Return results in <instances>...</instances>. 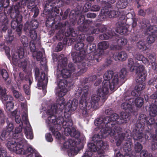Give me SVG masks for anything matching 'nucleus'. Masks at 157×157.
<instances>
[{"instance_id":"nucleus-1","label":"nucleus","mask_w":157,"mask_h":157,"mask_svg":"<svg viewBox=\"0 0 157 157\" xmlns=\"http://www.w3.org/2000/svg\"><path fill=\"white\" fill-rule=\"evenodd\" d=\"M42 117L45 118L47 123L50 127V130L52 132L58 143L61 144V142L65 139L60 133L57 131L61 129V124L64 128V133L65 135H70L71 136L75 138L79 137L80 134L75 128L72 127L73 124L72 120L70 118H68L67 121L64 120L63 117H59L57 118V120H56V118L53 121L52 118H51V121H50L48 120V116L46 113L45 115H43Z\"/></svg>"},{"instance_id":"nucleus-2","label":"nucleus","mask_w":157,"mask_h":157,"mask_svg":"<svg viewBox=\"0 0 157 157\" xmlns=\"http://www.w3.org/2000/svg\"><path fill=\"white\" fill-rule=\"evenodd\" d=\"M117 114L115 113L110 117H106L105 119L100 117L94 121L95 125L96 126V129L100 130V132L98 134L103 138H105L110 135L113 136L117 133L121 132V129L115 126V123L119 121Z\"/></svg>"},{"instance_id":"nucleus-3","label":"nucleus","mask_w":157,"mask_h":157,"mask_svg":"<svg viewBox=\"0 0 157 157\" xmlns=\"http://www.w3.org/2000/svg\"><path fill=\"white\" fill-rule=\"evenodd\" d=\"M9 150L17 154L27 155L26 157H39V153L30 145L27 144L26 140L21 138L14 139L7 144Z\"/></svg>"},{"instance_id":"nucleus-4","label":"nucleus","mask_w":157,"mask_h":157,"mask_svg":"<svg viewBox=\"0 0 157 157\" xmlns=\"http://www.w3.org/2000/svg\"><path fill=\"white\" fill-rule=\"evenodd\" d=\"M128 65L131 71L136 70V81L138 84L135 87L131 94L133 96H137L140 92L145 88L144 81L146 78V71L143 65H140L136 62H134L132 58L128 59Z\"/></svg>"},{"instance_id":"nucleus-5","label":"nucleus","mask_w":157,"mask_h":157,"mask_svg":"<svg viewBox=\"0 0 157 157\" xmlns=\"http://www.w3.org/2000/svg\"><path fill=\"white\" fill-rule=\"evenodd\" d=\"M78 101L76 99H74L72 101H69L67 103L65 104L64 102L62 105L60 104V107L58 108L55 105H54L48 107L46 111L47 115L48 116V120L51 121V118H52V120L56 118L55 114L59 112V111H61L63 109H64V116L65 118L64 120L67 121L70 117V115L72 112L75 111L78 106Z\"/></svg>"},{"instance_id":"nucleus-6","label":"nucleus","mask_w":157,"mask_h":157,"mask_svg":"<svg viewBox=\"0 0 157 157\" xmlns=\"http://www.w3.org/2000/svg\"><path fill=\"white\" fill-rule=\"evenodd\" d=\"M113 75V72L112 71H108L105 72L104 75L102 86L98 89V94L104 98H105V95L108 93V83H109V87L111 90H116L119 86L118 75L116 74L112 76Z\"/></svg>"},{"instance_id":"nucleus-7","label":"nucleus","mask_w":157,"mask_h":157,"mask_svg":"<svg viewBox=\"0 0 157 157\" xmlns=\"http://www.w3.org/2000/svg\"><path fill=\"white\" fill-rule=\"evenodd\" d=\"M103 138L99 134L95 135L92 138V140L94 143H89L88 144L89 151H86L82 157H90L92 154L91 151H97L100 157H107L104 155V151L103 149H106L108 148L107 143H103L101 140Z\"/></svg>"},{"instance_id":"nucleus-8","label":"nucleus","mask_w":157,"mask_h":157,"mask_svg":"<svg viewBox=\"0 0 157 157\" xmlns=\"http://www.w3.org/2000/svg\"><path fill=\"white\" fill-rule=\"evenodd\" d=\"M22 112H23L22 115V121H21V118L19 115H16L17 114L16 111H14L12 113V115L15 116L16 122L17 124H21L22 122L23 124L26 125L25 127V136L27 139H32L33 136V133L31 130L30 125L28 120L27 117V106L26 103H22L21 104Z\"/></svg>"},{"instance_id":"nucleus-9","label":"nucleus","mask_w":157,"mask_h":157,"mask_svg":"<svg viewBox=\"0 0 157 157\" xmlns=\"http://www.w3.org/2000/svg\"><path fill=\"white\" fill-rule=\"evenodd\" d=\"M58 63L57 66L58 70L59 71L57 75V78H67L69 77L72 73H76V69L72 63H70L68 65L69 70L64 68L67 64V59L64 57L63 55L59 56L58 58Z\"/></svg>"},{"instance_id":"nucleus-10","label":"nucleus","mask_w":157,"mask_h":157,"mask_svg":"<svg viewBox=\"0 0 157 157\" xmlns=\"http://www.w3.org/2000/svg\"><path fill=\"white\" fill-rule=\"evenodd\" d=\"M88 87L85 86L82 89L79 87L76 91L75 94L77 96H79L81 94H82L81 99L80 101V107L82 110V114L85 117L89 116L88 110L93 108L92 102L89 100L88 97Z\"/></svg>"},{"instance_id":"nucleus-11","label":"nucleus","mask_w":157,"mask_h":157,"mask_svg":"<svg viewBox=\"0 0 157 157\" xmlns=\"http://www.w3.org/2000/svg\"><path fill=\"white\" fill-rule=\"evenodd\" d=\"M24 52L22 48H20L16 52L13 53L12 56V64L15 66L25 68L27 64L26 60L23 59Z\"/></svg>"},{"instance_id":"nucleus-12","label":"nucleus","mask_w":157,"mask_h":157,"mask_svg":"<svg viewBox=\"0 0 157 157\" xmlns=\"http://www.w3.org/2000/svg\"><path fill=\"white\" fill-rule=\"evenodd\" d=\"M76 143L74 140L69 139L64 142L63 145H61L67 149V152L69 156H73L76 155L78 152V148L77 147Z\"/></svg>"},{"instance_id":"nucleus-13","label":"nucleus","mask_w":157,"mask_h":157,"mask_svg":"<svg viewBox=\"0 0 157 157\" xmlns=\"http://www.w3.org/2000/svg\"><path fill=\"white\" fill-rule=\"evenodd\" d=\"M36 78L38 79V75L39 74L38 71L36 70L35 71ZM38 85L40 87H42L43 89L44 90L46 88L48 82V78L46 77L45 75L44 72H41L39 78H38Z\"/></svg>"},{"instance_id":"nucleus-14","label":"nucleus","mask_w":157,"mask_h":157,"mask_svg":"<svg viewBox=\"0 0 157 157\" xmlns=\"http://www.w3.org/2000/svg\"><path fill=\"white\" fill-rule=\"evenodd\" d=\"M148 118H147L146 116L142 114H141L139 118V123L137 124V127L138 128H143L145 124L146 123L149 125L153 124L155 122L153 118H150L148 121Z\"/></svg>"},{"instance_id":"nucleus-15","label":"nucleus","mask_w":157,"mask_h":157,"mask_svg":"<svg viewBox=\"0 0 157 157\" xmlns=\"http://www.w3.org/2000/svg\"><path fill=\"white\" fill-rule=\"evenodd\" d=\"M67 91V89H58V91L56 93V95L58 97L57 101L58 103L57 105L56 104H54L51 106H49L47 110L49 107L53 105H56L57 106V107L58 106V108H59L60 107V104L62 105L64 102V99L63 97Z\"/></svg>"},{"instance_id":"nucleus-16","label":"nucleus","mask_w":157,"mask_h":157,"mask_svg":"<svg viewBox=\"0 0 157 157\" xmlns=\"http://www.w3.org/2000/svg\"><path fill=\"white\" fill-rule=\"evenodd\" d=\"M98 90V89L97 90V95H93L92 96L91 99V100L93 103H94V104H92V107L94 109H96L98 105V102L100 100V98L102 100V102H104L105 100L107 99L106 95L108 94H106L105 95V98H103V97H102V96H101L99 95L98 94L97 91Z\"/></svg>"},{"instance_id":"nucleus-17","label":"nucleus","mask_w":157,"mask_h":157,"mask_svg":"<svg viewBox=\"0 0 157 157\" xmlns=\"http://www.w3.org/2000/svg\"><path fill=\"white\" fill-rule=\"evenodd\" d=\"M23 124V123L21 122V124L17 125L15 130V133L13 134V136L15 139L21 138L22 140H25L23 138V135L21 132Z\"/></svg>"},{"instance_id":"nucleus-18","label":"nucleus","mask_w":157,"mask_h":157,"mask_svg":"<svg viewBox=\"0 0 157 157\" xmlns=\"http://www.w3.org/2000/svg\"><path fill=\"white\" fill-rule=\"evenodd\" d=\"M143 27L147 28L146 31L145 32V34H155L157 31V28L155 26L151 25L148 21L146 24L143 25Z\"/></svg>"},{"instance_id":"nucleus-19","label":"nucleus","mask_w":157,"mask_h":157,"mask_svg":"<svg viewBox=\"0 0 157 157\" xmlns=\"http://www.w3.org/2000/svg\"><path fill=\"white\" fill-rule=\"evenodd\" d=\"M113 57L116 61H124L126 60L128 56L124 52L122 51L119 53H115L113 56Z\"/></svg>"},{"instance_id":"nucleus-20","label":"nucleus","mask_w":157,"mask_h":157,"mask_svg":"<svg viewBox=\"0 0 157 157\" xmlns=\"http://www.w3.org/2000/svg\"><path fill=\"white\" fill-rule=\"evenodd\" d=\"M118 135V138L117 140V143L116 144L117 146H119L121 143L124 140V139L126 140L127 139L128 140L129 139H130L131 137L130 135V136L128 135L127 132H126L125 133H119L117 134Z\"/></svg>"},{"instance_id":"nucleus-21","label":"nucleus","mask_w":157,"mask_h":157,"mask_svg":"<svg viewBox=\"0 0 157 157\" xmlns=\"http://www.w3.org/2000/svg\"><path fill=\"white\" fill-rule=\"evenodd\" d=\"M124 100L126 101L122 104V107L124 109H128L130 110L132 108V105H133V101L134 100L132 98H125Z\"/></svg>"},{"instance_id":"nucleus-22","label":"nucleus","mask_w":157,"mask_h":157,"mask_svg":"<svg viewBox=\"0 0 157 157\" xmlns=\"http://www.w3.org/2000/svg\"><path fill=\"white\" fill-rule=\"evenodd\" d=\"M125 24L122 23L121 21H119L117 24V28L116 32L121 34H124L127 31V27H125Z\"/></svg>"},{"instance_id":"nucleus-23","label":"nucleus","mask_w":157,"mask_h":157,"mask_svg":"<svg viewBox=\"0 0 157 157\" xmlns=\"http://www.w3.org/2000/svg\"><path fill=\"white\" fill-rule=\"evenodd\" d=\"M101 12L105 16L108 15L110 18L114 17L117 16L118 12L114 10L109 11L107 9H102Z\"/></svg>"},{"instance_id":"nucleus-24","label":"nucleus","mask_w":157,"mask_h":157,"mask_svg":"<svg viewBox=\"0 0 157 157\" xmlns=\"http://www.w3.org/2000/svg\"><path fill=\"white\" fill-rule=\"evenodd\" d=\"M129 118V114H127L125 112H121L120 113L119 118L118 119L119 121H117V123L119 124L125 123Z\"/></svg>"},{"instance_id":"nucleus-25","label":"nucleus","mask_w":157,"mask_h":157,"mask_svg":"<svg viewBox=\"0 0 157 157\" xmlns=\"http://www.w3.org/2000/svg\"><path fill=\"white\" fill-rule=\"evenodd\" d=\"M57 78V81L59 82L58 83V89H67L66 87L67 86V84L66 81L65 80L62 79V78H61L60 79L59 78Z\"/></svg>"},{"instance_id":"nucleus-26","label":"nucleus","mask_w":157,"mask_h":157,"mask_svg":"<svg viewBox=\"0 0 157 157\" xmlns=\"http://www.w3.org/2000/svg\"><path fill=\"white\" fill-rule=\"evenodd\" d=\"M149 115L151 117H155L157 115V109L156 106L151 105L149 107Z\"/></svg>"},{"instance_id":"nucleus-27","label":"nucleus","mask_w":157,"mask_h":157,"mask_svg":"<svg viewBox=\"0 0 157 157\" xmlns=\"http://www.w3.org/2000/svg\"><path fill=\"white\" fill-rule=\"evenodd\" d=\"M135 58L137 60L142 61L144 64H148L149 61L147 58L144 57V56L141 54H138L135 56Z\"/></svg>"},{"instance_id":"nucleus-28","label":"nucleus","mask_w":157,"mask_h":157,"mask_svg":"<svg viewBox=\"0 0 157 157\" xmlns=\"http://www.w3.org/2000/svg\"><path fill=\"white\" fill-rule=\"evenodd\" d=\"M136 46L138 48L142 51H145L147 48L146 42L143 40H140L136 44Z\"/></svg>"},{"instance_id":"nucleus-29","label":"nucleus","mask_w":157,"mask_h":157,"mask_svg":"<svg viewBox=\"0 0 157 157\" xmlns=\"http://www.w3.org/2000/svg\"><path fill=\"white\" fill-rule=\"evenodd\" d=\"M126 70L125 68H123L121 70L119 73L120 77L119 78L118 76V78L119 82V86L121 85L122 84V83L121 82V81L125 77L126 75Z\"/></svg>"},{"instance_id":"nucleus-30","label":"nucleus","mask_w":157,"mask_h":157,"mask_svg":"<svg viewBox=\"0 0 157 157\" xmlns=\"http://www.w3.org/2000/svg\"><path fill=\"white\" fill-rule=\"evenodd\" d=\"M78 52H73L71 53V56L73 58V61L75 63L81 62L82 59L81 56H79L78 54Z\"/></svg>"},{"instance_id":"nucleus-31","label":"nucleus","mask_w":157,"mask_h":157,"mask_svg":"<svg viewBox=\"0 0 157 157\" xmlns=\"http://www.w3.org/2000/svg\"><path fill=\"white\" fill-rule=\"evenodd\" d=\"M0 97H1L3 102H4V101H7V102L12 101L13 100L12 96L6 95V93L3 95H1Z\"/></svg>"},{"instance_id":"nucleus-32","label":"nucleus","mask_w":157,"mask_h":157,"mask_svg":"<svg viewBox=\"0 0 157 157\" xmlns=\"http://www.w3.org/2000/svg\"><path fill=\"white\" fill-rule=\"evenodd\" d=\"M98 47L101 49H105L107 48L109 46V44L106 41H103L98 44Z\"/></svg>"},{"instance_id":"nucleus-33","label":"nucleus","mask_w":157,"mask_h":157,"mask_svg":"<svg viewBox=\"0 0 157 157\" xmlns=\"http://www.w3.org/2000/svg\"><path fill=\"white\" fill-rule=\"evenodd\" d=\"M115 34V33L112 31H109L107 34H104L101 35L100 36V38L103 39L105 40H107L111 38L112 36H113Z\"/></svg>"},{"instance_id":"nucleus-34","label":"nucleus","mask_w":157,"mask_h":157,"mask_svg":"<svg viewBox=\"0 0 157 157\" xmlns=\"http://www.w3.org/2000/svg\"><path fill=\"white\" fill-rule=\"evenodd\" d=\"M143 99L141 97L136 98L135 100L134 103L137 107H141L143 104Z\"/></svg>"},{"instance_id":"nucleus-35","label":"nucleus","mask_w":157,"mask_h":157,"mask_svg":"<svg viewBox=\"0 0 157 157\" xmlns=\"http://www.w3.org/2000/svg\"><path fill=\"white\" fill-rule=\"evenodd\" d=\"M127 5V2H125V0H120L117 3V7L121 9L124 8Z\"/></svg>"},{"instance_id":"nucleus-36","label":"nucleus","mask_w":157,"mask_h":157,"mask_svg":"<svg viewBox=\"0 0 157 157\" xmlns=\"http://www.w3.org/2000/svg\"><path fill=\"white\" fill-rule=\"evenodd\" d=\"M148 57L152 65V69L153 70H155L156 69V65L155 62V58L154 56L152 54L149 55Z\"/></svg>"},{"instance_id":"nucleus-37","label":"nucleus","mask_w":157,"mask_h":157,"mask_svg":"<svg viewBox=\"0 0 157 157\" xmlns=\"http://www.w3.org/2000/svg\"><path fill=\"white\" fill-rule=\"evenodd\" d=\"M33 57L34 58H36L37 61H40L43 57V54L41 52H34L33 53Z\"/></svg>"},{"instance_id":"nucleus-38","label":"nucleus","mask_w":157,"mask_h":157,"mask_svg":"<svg viewBox=\"0 0 157 157\" xmlns=\"http://www.w3.org/2000/svg\"><path fill=\"white\" fill-rule=\"evenodd\" d=\"M148 35H149L147 38L148 43L149 44L153 43L155 41V35L154 34Z\"/></svg>"},{"instance_id":"nucleus-39","label":"nucleus","mask_w":157,"mask_h":157,"mask_svg":"<svg viewBox=\"0 0 157 157\" xmlns=\"http://www.w3.org/2000/svg\"><path fill=\"white\" fill-rule=\"evenodd\" d=\"M84 43L79 42H78L75 45V47L76 50L77 51H80L84 47Z\"/></svg>"},{"instance_id":"nucleus-40","label":"nucleus","mask_w":157,"mask_h":157,"mask_svg":"<svg viewBox=\"0 0 157 157\" xmlns=\"http://www.w3.org/2000/svg\"><path fill=\"white\" fill-rule=\"evenodd\" d=\"M11 90L14 97L16 98H18L20 96L21 94L18 91L15 90L13 87H12Z\"/></svg>"},{"instance_id":"nucleus-41","label":"nucleus","mask_w":157,"mask_h":157,"mask_svg":"<svg viewBox=\"0 0 157 157\" xmlns=\"http://www.w3.org/2000/svg\"><path fill=\"white\" fill-rule=\"evenodd\" d=\"M14 106V104L12 101L7 102L6 105V110L7 111H10L12 110Z\"/></svg>"},{"instance_id":"nucleus-42","label":"nucleus","mask_w":157,"mask_h":157,"mask_svg":"<svg viewBox=\"0 0 157 157\" xmlns=\"http://www.w3.org/2000/svg\"><path fill=\"white\" fill-rule=\"evenodd\" d=\"M7 125L6 126V130L7 132H11L13 129V125L12 123L7 121Z\"/></svg>"},{"instance_id":"nucleus-43","label":"nucleus","mask_w":157,"mask_h":157,"mask_svg":"<svg viewBox=\"0 0 157 157\" xmlns=\"http://www.w3.org/2000/svg\"><path fill=\"white\" fill-rule=\"evenodd\" d=\"M31 25L32 26V28L34 30L36 29L38 26V23L37 21L36 20H33L31 22L30 24V26L31 28Z\"/></svg>"},{"instance_id":"nucleus-44","label":"nucleus","mask_w":157,"mask_h":157,"mask_svg":"<svg viewBox=\"0 0 157 157\" xmlns=\"http://www.w3.org/2000/svg\"><path fill=\"white\" fill-rule=\"evenodd\" d=\"M30 36L33 40H35L37 38V34L34 30H31L30 32Z\"/></svg>"},{"instance_id":"nucleus-45","label":"nucleus","mask_w":157,"mask_h":157,"mask_svg":"<svg viewBox=\"0 0 157 157\" xmlns=\"http://www.w3.org/2000/svg\"><path fill=\"white\" fill-rule=\"evenodd\" d=\"M142 148V146L138 142H136L135 145V149L137 152H140Z\"/></svg>"},{"instance_id":"nucleus-46","label":"nucleus","mask_w":157,"mask_h":157,"mask_svg":"<svg viewBox=\"0 0 157 157\" xmlns=\"http://www.w3.org/2000/svg\"><path fill=\"white\" fill-rule=\"evenodd\" d=\"M132 146V144L130 141H128V143H126V145L124 146V148L125 150L128 151H129L131 149Z\"/></svg>"},{"instance_id":"nucleus-47","label":"nucleus","mask_w":157,"mask_h":157,"mask_svg":"<svg viewBox=\"0 0 157 157\" xmlns=\"http://www.w3.org/2000/svg\"><path fill=\"white\" fill-rule=\"evenodd\" d=\"M21 40L23 45L25 46H27L28 44V38L25 36H23L21 37Z\"/></svg>"},{"instance_id":"nucleus-48","label":"nucleus","mask_w":157,"mask_h":157,"mask_svg":"<svg viewBox=\"0 0 157 157\" xmlns=\"http://www.w3.org/2000/svg\"><path fill=\"white\" fill-rule=\"evenodd\" d=\"M5 2H6V4H2V2H0V12L2 10L3 7L6 8L9 5V3L8 0H5Z\"/></svg>"},{"instance_id":"nucleus-49","label":"nucleus","mask_w":157,"mask_h":157,"mask_svg":"<svg viewBox=\"0 0 157 157\" xmlns=\"http://www.w3.org/2000/svg\"><path fill=\"white\" fill-rule=\"evenodd\" d=\"M6 120V117L2 111L0 109V123H3Z\"/></svg>"},{"instance_id":"nucleus-50","label":"nucleus","mask_w":157,"mask_h":157,"mask_svg":"<svg viewBox=\"0 0 157 157\" xmlns=\"http://www.w3.org/2000/svg\"><path fill=\"white\" fill-rule=\"evenodd\" d=\"M14 37L13 35L12 34H9L6 37V40L8 43H10L13 40Z\"/></svg>"},{"instance_id":"nucleus-51","label":"nucleus","mask_w":157,"mask_h":157,"mask_svg":"<svg viewBox=\"0 0 157 157\" xmlns=\"http://www.w3.org/2000/svg\"><path fill=\"white\" fill-rule=\"evenodd\" d=\"M2 75L3 78L5 80H6L8 77V75L5 69H3L2 71Z\"/></svg>"},{"instance_id":"nucleus-52","label":"nucleus","mask_w":157,"mask_h":157,"mask_svg":"<svg viewBox=\"0 0 157 157\" xmlns=\"http://www.w3.org/2000/svg\"><path fill=\"white\" fill-rule=\"evenodd\" d=\"M30 50L32 52H33V53L35 52V50L36 49L35 46L34 44V41L33 40H32L30 43Z\"/></svg>"},{"instance_id":"nucleus-53","label":"nucleus","mask_w":157,"mask_h":157,"mask_svg":"<svg viewBox=\"0 0 157 157\" xmlns=\"http://www.w3.org/2000/svg\"><path fill=\"white\" fill-rule=\"evenodd\" d=\"M91 5L89 3H86L85 4L83 7V10L84 12H86L91 9Z\"/></svg>"},{"instance_id":"nucleus-54","label":"nucleus","mask_w":157,"mask_h":157,"mask_svg":"<svg viewBox=\"0 0 157 157\" xmlns=\"http://www.w3.org/2000/svg\"><path fill=\"white\" fill-rule=\"evenodd\" d=\"M143 136V135L142 133L140 132H136V134L134 136V139L136 140H139L141 139Z\"/></svg>"},{"instance_id":"nucleus-55","label":"nucleus","mask_w":157,"mask_h":157,"mask_svg":"<svg viewBox=\"0 0 157 157\" xmlns=\"http://www.w3.org/2000/svg\"><path fill=\"white\" fill-rule=\"evenodd\" d=\"M45 138L46 140L49 142H51L53 140V139L52 137L51 134L49 133H47L45 135Z\"/></svg>"},{"instance_id":"nucleus-56","label":"nucleus","mask_w":157,"mask_h":157,"mask_svg":"<svg viewBox=\"0 0 157 157\" xmlns=\"http://www.w3.org/2000/svg\"><path fill=\"white\" fill-rule=\"evenodd\" d=\"M24 90L25 93L29 95L30 94V87L29 86L25 85L24 86Z\"/></svg>"},{"instance_id":"nucleus-57","label":"nucleus","mask_w":157,"mask_h":157,"mask_svg":"<svg viewBox=\"0 0 157 157\" xmlns=\"http://www.w3.org/2000/svg\"><path fill=\"white\" fill-rule=\"evenodd\" d=\"M100 9V7L97 5H93L91 8V10L93 11H98Z\"/></svg>"},{"instance_id":"nucleus-58","label":"nucleus","mask_w":157,"mask_h":157,"mask_svg":"<svg viewBox=\"0 0 157 157\" xmlns=\"http://www.w3.org/2000/svg\"><path fill=\"white\" fill-rule=\"evenodd\" d=\"M86 16L88 18H94L96 17V14L94 13H89L87 14Z\"/></svg>"},{"instance_id":"nucleus-59","label":"nucleus","mask_w":157,"mask_h":157,"mask_svg":"<svg viewBox=\"0 0 157 157\" xmlns=\"http://www.w3.org/2000/svg\"><path fill=\"white\" fill-rule=\"evenodd\" d=\"M23 76L24 75L22 73H20L19 74V77L21 78V80L20 81H18L17 82V85L18 86H20V84L22 82V79H23Z\"/></svg>"},{"instance_id":"nucleus-60","label":"nucleus","mask_w":157,"mask_h":157,"mask_svg":"<svg viewBox=\"0 0 157 157\" xmlns=\"http://www.w3.org/2000/svg\"><path fill=\"white\" fill-rule=\"evenodd\" d=\"M22 25L21 24H19L17 26L16 28V31L17 32L19 33H18L20 34V33L22 30Z\"/></svg>"},{"instance_id":"nucleus-61","label":"nucleus","mask_w":157,"mask_h":157,"mask_svg":"<svg viewBox=\"0 0 157 157\" xmlns=\"http://www.w3.org/2000/svg\"><path fill=\"white\" fill-rule=\"evenodd\" d=\"M18 25L19 24L17 22L13 21L11 22V26L13 29H15L16 28Z\"/></svg>"},{"instance_id":"nucleus-62","label":"nucleus","mask_w":157,"mask_h":157,"mask_svg":"<svg viewBox=\"0 0 157 157\" xmlns=\"http://www.w3.org/2000/svg\"><path fill=\"white\" fill-rule=\"evenodd\" d=\"M22 16L21 15H18L17 17L16 21L19 24H21L20 23L21 22L22 20Z\"/></svg>"},{"instance_id":"nucleus-63","label":"nucleus","mask_w":157,"mask_h":157,"mask_svg":"<svg viewBox=\"0 0 157 157\" xmlns=\"http://www.w3.org/2000/svg\"><path fill=\"white\" fill-rule=\"evenodd\" d=\"M121 45L124 46L125 45L127 42V41L126 39H122L120 40Z\"/></svg>"},{"instance_id":"nucleus-64","label":"nucleus","mask_w":157,"mask_h":157,"mask_svg":"<svg viewBox=\"0 0 157 157\" xmlns=\"http://www.w3.org/2000/svg\"><path fill=\"white\" fill-rule=\"evenodd\" d=\"M6 135V131L4 130H3L0 136V138L2 140H3L5 139V137Z\"/></svg>"}]
</instances>
